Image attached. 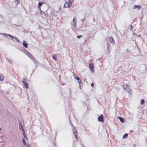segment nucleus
Instances as JSON below:
<instances>
[{
	"instance_id": "nucleus-1",
	"label": "nucleus",
	"mask_w": 147,
	"mask_h": 147,
	"mask_svg": "<svg viewBox=\"0 0 147 147\" xmlns=\"http://www.w3.org/2000/svg\"><path fill=\"white\" fill-rule=\"evenodd\" d=\"M123 89L127 91L129 94L131 93V90L130 87L127 84H124L123 86Z\"/></svg>"
},
{
	"instance_id": "nucleus-2",
	"label": "nucleus",
	"mask_w": 147,
	"mask_h": 147,
	"mask_svg": "<svg viewBox=\"0 0 147 147\" xmlns=\"http://www.w3.org/2000/svg\"><path fill=\"white\" fill-rule=\"evenodd\" d=\"M26 55L31 59L34 62H35L36 60L34 58V57L30 54V53L27 51H26Z\"/></svg>"
},
{
	"instance_id": "nucleus-3",
	"label": "nucleus",
	"mask_w": 147,
	"mask_h": 147,
	"mask_svg": "<svg viewBox=\"0 0 147 147\" xmlns=\"http://www.w3.org/2000/svg\"><path fill=\"white\" fill-rule=\"evenodd\" d=\"M72 5V3L70 2L66 1L64 5V8L70 7Z\"/></svg>"
},
{
	"instance_id": "nucleus-4",
	"label": "nucleus",
	"mask_w": 147,
	"mask_h": 147,
	"mask_svg": "<svg viewBox=\"0 0 147 147\" xmlns=\"http://www.w3.org/2000/svg\"><path fill=\"white\" fill-rule=\"evenodd\" d=\"M73 133L74 134L75 137L76 138L77 140H78L77 134V131L76 129V128L74 126V127L72 129Z\"/></svg>"
},
{
	"instance_id": "nucleus-5",
	"label": "nucleus",
	"mask_w": 147,
	"mask_h": 147,
	"mask_svg": "<svg viewBox=\"0 0 147 147\" xmlns=\"http://www.w3.org/2000/svg\"><path fill=\"white\" fill-rule=\"evenodd\" d=\"M98 120L100 122H103L104 121L103 116L102 115L100 116H99L98 118Z\"/></svg>"
},
{
	"instance_id": "nucleus-6",
	"label": "nucleus",
	"mask_w": 147,
	"mask_h": 147,
	"mask_svg": "<svg viewBox=\"0 0 147 147\" xmlns=\"http://www.w3.org/2000/svg\"><path fill=\"white\" fill-rule=\"evenodd\" d=\"M109 41L113 45H114L115 43L114 39L111 36H110L109 38Z\"/></svg>"
},
{
	"instance_id": "nucleus-7",
	"label": "nucleus",
	"mask_w": 147,
	"mask_h": 147,
	"mask_svg": "<svg viewBox=\"0 0 147 147\" xmlns=\"http://www.w3.org/2000/svg\"><path fill=\"white\" fill-rule=\"evenodd\" d=\"M89 67L91 69L92 73L94 72V67L92 63H90L89 64Z\"/></svg>"
},
{
	"instance_id": "nucleus-8",
	"label": "nucleus",
	"mask_w": 147,
	"mask_h": 147,
	"mask_svg": "<svg viewBox=\"0 0 147 147\" xmlns=\"http://www.w3.org/2000/svg\"><path fill=\"white\" fill-rule=\"evenodd\" d=\"M8 36L9 37H11V38H14L16 40V41H17V42H19V39L16 37L13 36L10 34H8Z\"/></svg>"
},
{
	"instance_id": "nucleus-9",
	"label": "nucleus",
	"mask_w": 147,
	"mask_h": 147,
	"mask_svg": "<svg viewBox=\"0 0 147 147\" xmlns=\"http://www.w3.org/2000/svg\"><path fill=\"white\" fill-rule=\"evenodd\" d=\"M75 79H76L77 80H78V81L79 86H81V85L82 84V82H81V80H80V78L78 77H76Z\"/></svg>"
},
{
	"instance_id": "nucleus-10",
	"label": "nucleus",
	"mask_w": 147,
	"mask_h": 147,
	"mask_svg": "<svg viewBox=\"0 0 147 147\" xmlns=\"http://www.w3.org/2000/svg\"><path fill=\"white\" fill-rule=\"evenodd\" d=\"M133 8L134 9H140L141 8V6L140 5H134L133 7Z\"/></svg>"
},
{
	"instance_id": "nucleus-11",
	"label": "nucleus",
	"mask_w": 147,
	"mask_h": 147,
	"mask_svg": "<svg viewBox=\"0 0 147 147\" xmlns=\"http://www.w3.org/2000/svg\"><path fill=\"white\" fill-rule=\"evenodd\" d=\"M75 20L76 19L75 17H74V18L72 21L73 24H72V25L75 26H76V21Z\"/></svg>"
},
{
	"instance_id": "nucleus-12",
	"label": "nucleus",
	"mask_w": 147,
	"mask_h": 147,
	"mask_svg": "<svg viewBox=\"0 0 147 147\" xmlns=\"http://www.w3.org/2000/svg\"><path fill=\"white\" fill-rule=\"evenodd\" d=\"M23 46L26 48L28 47V44L26 42L25 40L23 41Z\"/></svg>"
},
{
	"instance_id": "nucleus-13",
	"label": "nucleus",
	"mask_w": 147,
	"mask_h": 147,
	"mask_svg": "<svg viewBox=\"0 0 147 147\" xmlns=\"http://www.w3.org/2000/svg\"><path fill=\"white\" fill-rule=\"evenodd\" d=\"M23 88H28L27 82H26L25 83L23 84Z\"/></svg>"
},
{
	"instance_id": "nucleus-14",
	"label": "nucleus",
	"mask_w": 147,
	"mask_h": 147,
	"mask_svg": "<svg viewBox=\"0 0 147 147\" xmlns=\"http://www.w3.org/2000/svg\"><path fill=\"white\" fill-rule=\"evenodd\" d=\"M118 118L122 123H123L124 122V120L123 118L121 117H118Z\"/></svg>"
},
{
	"instance_id": "nucleus-15",
	"label": "nucleus",
	"mask_w": 147,
	"mask_h": 147,
	"mask_svg": "<svg viewBox=\"0 0 147 147\" xmlns=\"http://www.w3.org/2000/svg\"><path fill=\"white\" fill-rule=\"evenodd\" d=\"M19 125V128H20V129L21 128L22 130L23 131V132L24 131V129H23V126L22 125L21 123H20Z\"/></svg>"
},
{
	"instance_id": "nucleus-16",
	"label": "nucleus",
	"mask_w": 147,
	"mask_h": 147,
	"mask_svg": "<svg viewBox=\"0 0 147 147\" xmlns=\"http://www.w3.org/2000/svg\"><path fill=\"white\" fill-rule=\"evenodd\" d=\"M4 79V76L2 74H0V81H3Z\"/></svg>"
},
{
	"instance_id": "nucleus-17",
	"label": "nucleus",
	"mask_w": 147,
	"mask_h": 147,
	"mask_svg": "<svg viewBox=\"0 0 147 147\" xmlns=\"http://www.w3.org/2000/svg\"><path fill=\"white\" fill-rule=\"evenodd\" d=\"M128 136L127 134H124V135L123 136V138H127Z\"/></svg>"
},
{
	"instance_id": "nucleus-18",
	"label": "nucleus",
	"mask_w": 147,
	"mask_h": 147,
	"mask_svg": "<svg viewBox=\"0 0 147 147\" xmlns=\"http://www.w3.org/2000/svg\"><path fill=\"white\" fill-rule=\"evenodd\" d=\"M23 135H24V138L25 139H27V137H26V134L25 133V132H24V131H23Z\"/></svg>"
},
{
	"instance_id": "nucleus-19",
	"label": "nucleus",
	"mask_w": 147,
	"mask_h": 147,
	"mask_svg": "<svg viewBox=\"0 0 147 147\" xmlns=\"http://www.w3.org/2000/svg\"><path fill=\"white\" fill-rule=\"evenodd\" d=\"M0 34H3L4 36L7 37H8L7 35L8 36V35L9 34H5L3 33H0Z\"/></svg>"
},
{
	"instance_id": "nucleus-20",
	"label": "nucleus",
	"mask_w": 147,
	"mask_h": 147,
	"mask_svg": "<svg viewBox=\"0 0 147 147\" xmlns=\"http://www.w3.org/2000/svg\"><path fill=\"white\" fill-rule=\"evenodd\" d=\"M42 5V3L41 2H39L38 4V6L39 7H40Z\"/></svg>"
},
{
	"instance_id": "nucleus-21",
	"label": "nucleus",
	"mask_w": 147,
	"mask_h": 147,
	"mask_svg": "<svg viewBox=\"0 0 147 147\" xmlns=\"http://www.w3.org/2000/svg\"><path fill=\"white\" fill-rule=\"evenodd\" d=\"M7 60L8 61V62L9 63L11 64L12 62V60L11 59H7Z\"/></svg>"
},
{
	"instance_id": "nucleus-22",
	"label": "nucleus",
	"mask_w": 147,
	"mask_h": 147,
	"mask_svg": "<svg viewBox=\"0 0 147 147\" xmlns=\"http://www.w3.org/2000/svg\"><path fill=\"white\" fill-rule=\"evenodd\" d=\"M23 143V144L24 145H26V144L25 142V141L24 139H23L22 140Z\"/></svg>"
},
{
	"instance_id": "nucleus-23",
	"label": "nucleus",
	"mask_w": 147,
	"mask_h": 147,
	"mask_svg": "<svg viewBox=\"0 0 147 147\" xmlns=\"http://www.w3.org/2000/svg\"><path fill=\"white\" fill-rule=\"evenodd\" d=\"M144 102H145L144 100V99H142L141 100V104H142V105L144 103Z\"/></svg>"
},
{
	"instance_id": "nucleus-24",
	"label": "nucleus",
	"mask_w": 147,
	"mask_h": 147,
	"mask_svg": "<svg viewBox=\"0 0 147 147\" xmlns=\"http://www.w3.org/2000/svg\"><path fill=\"white\" fill-rule=\"evenodd\" d=\"M53 59L55 60H57V58L55 55L53 56Z\"/></svg>"
},
{
	"instance_id": "nucleus-25",
	"label": "nucleus",
	"mask_w": 147,
	"mask_h": 147,
	"mask_svg": "<svg viewBox=\"0 0 147 147\" xmlns=\"http://www.w3.org/2000/svg\"><path fill=\"white\" fill-rule=\"evenodd\" d=\"M82 37V36L81 35H80L79 36H77V38H80Z\"/></svg>"
},
{
	"instance_id": "nucleus-26",
	"label": "nucleus",
	"mask_w": 147,
	"mask_h": 147,
	"mask_svg": "<svg viewBox=\"0 0 147 147\" xmlns=\"http://www.w3.org/2000/svg\"><path fill=\"white\" fill-rule=\"evenodd\" d=\"M25 79L24 78H23L22 79V81H25Z\"/></svg>"
},
{
	"instance_id": "nucleus-27",
	"label": "nucleus",
	"mask_w": 147,
	"mask_h": 147,
	"mask_svg": "<svg viewBox=\"0 0 147 147\" xmlns=\"http://www.w3.org/2000/svg\"><path fill=\"white\" fill-rule=\"evenodd\" d=\"M16 1L17 2V5H18V4L19 1L18 0H16Z\"/></svg>"
},
{
	"instance_id": "nucleus-28",
	"label": "nucleus",
	"mask_w": 147,
	"mask_h": 147,
	"mask_svg": "<svg viewBox=\"0 0 147 147\" xmlns=\"http://www.w3.org/2000/svg\"><path fill=\"white\" fill-rule=\"evenodd\" d=\"M69 0V2H70V3H71L73 2V1L74 0Z\"/></svg>"
},
{
	"instance_id": "nucleus-29",
	"label": "nucleus",
	"mask_w": 147,
	"mask_h": 147,
	"mask_svg": "<svg viewBox=\"0 0 147 147\" xmlns=\"http://www.w3.org/2000/svg\"><path fill=\"white\" fill-rule=\"evenodd\" d=\"M91 85L92 87H93L94 86V84L93 83H92L91 84Z\"/></svg>"
},
{
	"instance_id": "nucleus-30",
	"label": "nucleus",
	"mask_w": 147,
	"mask_h": 147,
	"mask_svg": "<svg viewBox=\"0 0 147 147\" xmlns=\"http://www.w3.org/2000/svg\"><path fill=\"white\" fill-rule=\"evenodd\" d=\"M27 147H30V145L29 144H28L27 145Z\"/></svg>"
},
{
	"instance_id": "nucleus-31",
	"label": "nucleus",
	"mask_w": 147,
	"mask_h": 147,
	"mask_svg": "<svg viewBox=\"0 0 147 147\" xmlns=\"http://www.w3.org/2000/svg\"><path fill=\"white\" fill-rule=\"evenodd\" d=\"M22 82L23 83V84L24 83H25L26 82H25V81H22Z\"/></svg>"
},
{
	"instance_id": "nucleus-32",
	"label": "nucleus",
	"mask_w": 147,
	"mask_h": 147,
	"mask_svg": "<svg viewBox=\"0 0 147 147\" xmlns=\"http://www.w3.org/2000/svg\"><path fill=\"white\" fill-rule=\"evenodd\" d=\"M138 36L139 37H141V34H139L138 35Z\"/></svg>"
},
{
	"instance_id": "nucleus-33",
	"label": "nucleus",
	"mask_w": 147,
	"mask_h": 147,
	"mask_svg": "<svg viewBox=\"0 0 147 147\" xmlns=\"http://www.w3.org/2000/svg\"><path fill=\"white\" fill-rule=\"evenodd\" d=\"M133 27V26H132V25H131V28H130V30H131V29H132V27Z\"/></svg>"
},
{
	"instance_id": "nucleus-34",
	"label": "nucleus",
	"mask_w": 147,
	"mask_h": 147,
	"mask_svg": "<svg viewBox=\"0 0 147 147\" xmlns=\"http://www.w3.org/2000/svg\"><path fill=\"white\" fill-rule=\"evenodd\" d=\"M74 76L75 77V75H76V74H74Z\"/></svg>"
},
{
	"instance_id": "nucleus-35",
	"label": "nucleus",
	"mask_w": 147,
	"mask_h": 147,
	"mask_svg": "<svg viewBox=\"0 0 147 147\" xmlns=\"http://www.w3.org/2000/svg\"><path fill=\"white\" fill-rule=\"evenodd\" d=\"M133 35H135V33H133Z\"/></svg>"
},
{
	"instance_id": "nucleus-36",
	"label": "nucleus",
	"mask_w": 147,
	"mask_h": 147,
	"mask_svg": "<svg viewBox=\"0 0 147 147\" xmlns=\"http://www.w3.org/2000/svg\"><path fill=\"white\" fill-rule=\"evenodd\" d=\"M82 146L83 147H84V145L83 144H82Z\"/></svg>"
},
{
	"instance_id": "nucleus-37",
	"label": "nucleus",
	"mask_w": 147,
	"mask_h": 147,
	"mask_svg": "<svg viewBox=\"0 0 147 147\" xmlns=\"http://www.w3.org/2000/svg\"><path fill=\"white\" fill-rule=\"evenodd\" d=\"M71 123H72L71 122ZM71 125H72V126H73V125H72V123H71Z\"/></svg>"
},
{
	"instance_id": "nucleus-38",
	"label": "nucleus",
	"mask_w": 147,
	"mask_h": 147,
	"mask_svg": "<svg viewBox=\"0 0 147 147\" xmlns=\"http://www.w3.org/2000/svg\"><path fill=\"white\" fill-rule=\"evenodd\" d=\"M1 128H0V131H1Z\"/></svg>"
},
{
	"instance_id": "nucleus-39",
	"label": "nucleus",
	"mask_w": 147,
	"mask_h": 147,
	"mask_svg": "<svg viewBox=\"0 0 147 147\" xmlns=\"http://www.w3.org/2000/svg\"><path fill=\"white\" fill-rule=\"evenodd\" d=\"M12 40H13V41H14V40L13 39H12Z\"/></svg>"
},
{
	"instance_id": "nucleus-40",
	"label": "nucleus",
	"mask_w": 147,
	"mask_h": 147,
	"mask_svg": "<svg viewBox=\"0 0 147 147\" xmlns=\"http://www.w3.org/2000/svg\"><path fill=\"white\" fill-rule=\"evenodd\" d=\"M108 46H107V49H108Z\"/></svg>"
}]
</instances>
